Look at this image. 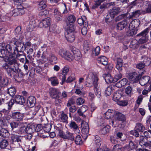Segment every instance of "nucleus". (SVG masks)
Instances as JSON below:
<instances>
[{"mask_svg":"<svg viewBox=\"0 0 151 151\" xmlns=\"http://www.w3.org/2000/svg\"><path fill=\"white\" fill-rule=\"evenodd\" d=\"M21 41L13 38L6 45L4 43H0V57L8 58V64L5 63L2 67L6 70L10 76L12 74L17 73L19 70V64L15 59V54L19 51H21L23 46L27 49L32 45L29 42L25 44H22Z\"/></svg>","mask_w":151,"mask_h":151,"instance_id":"obj_1","label":"nucleus"},{"mask_svg":"<svg viewBox=\"0 0 151 151\" xmlns=\"http://www.w3.org/2000/svg\"><path fill=\"white\" fill-rule=\"evenodd\" d=\"M98 80L97 75L91 72L86 78L85 85L88 87H91L93 86L95 94L98 98H99L101 96V92Z\"/></svg>","mask_w":151,"mask_h":151,"instance_id":"obj_2","label":"nucleus"},{"mask_svg":"<svg viewBox=\"0 0 151 151\" xmlns=\"http://www.w3.org/2000/svg\"><path fill=\"white\" fill-rule=\"evenodd\" d=\"M149 32L148 28L144 30L141 32L137 35V37H140L138 41L136 40H133L131 42V45L135 48H137L139 44H143L146 43L148 40V36L147 34Z\"/></svg>","mask_w":151,"mask_h":151,"instance_id":"obj_3","label":"nucleus"},{"mask_svg":"<svg viewBox=\"0 0 151 151\" xmlns=\"http://www.w3.org/2000/svg\"><path fill=\"white\" fill-rule=\"evenodd\" d=\"M65 29L66 32L65 33V37L67 40L70 42H73L75 38V26L72 24L67 23Z\"/></svg>","mask_w":151,"mask_h":151,"instance_id":"obj_4","label":"nucleus"},{"mask_svg":"<svg viewBox=\"0 0 151 151\" xmlns=\"http://www.w3.org/2000/svg\"><path fill=\"white\" fill-rule=\"evenodd\" d=\"M56 132L58 135L65 140H70L73 141L74 140V134L69 131L64 132L61 127L58 128L56 129Z\"/></svg>","mask_w":151,"mask_h":151,"instance_id":"obj_5","label":"nucleus"},{"mask_svg":"<svg viewBox=\"0 0 151 151\" xmlns=\"http://www.w3.org/2000/svg\"><path fill=\"white\" fill-rule=\"evenodd\" d=\"M44 62L48 61L51 63L55 64L57 63V58L54 54L51 52L48 53L47 51L43 52L41 57Z\"/></svg>","mask_w":151,"mask_h":151,"instance_id":"obj_6","label":"nucleus"},{"mask_svg":"<svg viewBox=\"0 0 151 151\" xmlns=\"http://www.w3.org/2000/svg\"><path fill=\"white\" fill-rule=\"evenodd\" d=\"M59 54L62 58L69 61L72 60L73 58L72 54L69 51L65 49H60L59 51Z\"/></svg>","mask_w":151,"mask_h":151,"instance_id":"obj_7","label":"nucleus"},{"mask_svg":"<svg viewBox=\"0 0 151 151\" xmlns=\"http://www.w3.org/2000/svg\"><path fill=\"white\" fill-rule=\"evenodd\" d=\"M23 137L15 134H12L11 135V142L17 144V146H20L23 139Z\"/></svg>","mask_w":151,"mask_h":151,"instance_id":"obj_8","label":"nucleus"},{"mask_svg":"<svg viewBox=\"0 0 151 151\" xmlns=\"http://www.w3.org/2000/svg\"><path fill=\"white\" fill-rule=\"evenodd\" d=\"M82 128L81 130L82 136L85 138H87L89 132V127L88 123L86 122L82 121L81 123Z\"/></svg>","mask_w":151,"mask_h":151,"instance_id":"obj_9","label":"nucleus"},{"mask_svg":"<svg viewBox=\"0 0 151 151\" xmlns=\"http://www.w3.org/2000/svg\"><path fill=\"white\" fill-rule=\"evenodd\" d=\"M51 24L50 18L47 17L42 20L39 23V27L40 28H47Z\"/></svg>","mask_w":151,"mask_h":151,"instance_id":"obj_10","label":"nucleus"},{"mask_svg":"<svg viewBox=\"0 0 151 151\" xmlns=\"http://www.w3.org/2000/svg\"><path fill=\"white\" fill-rule=\"evenodd\" d=\"M139 76L135 72H134L129 73L127 76L129 79L133 83L138 81L139 78Z\"/></svg>","mask_w":151,"mask_h":151,"instance_id":"obj_11","label":"nucleus"},{"mask_svg":"<svg viewBox=\"0 0 151 151\" xmlns=\"http://www.w3.org/2000/svg\"><path fill=\"white\" fill-rule=\"evenodd\" d=\"M137 147V143L132 141H130L128 146H125L123 147L124 151H129L135 149Z\"/></svg>","mask_w":151,"mask_h":151,"instance_id":"obj_12","label":"nucleus"},{"mask_svg":"<svg viewBox=\"0 0 151 151\" xmlns=\"http://www.w3.org/2000/svg\"><path fill=\"white\" fill-rule=\"evenodd\" d=\"M69 69L68 66H65L64 67L62 70V74H60L58 76L59 78L62 79V84L65 81V80L66 77L68 72Z\"/></svg>","mask_w":151,"mask_h":151,"instance_id":"obj_13","label":"nucleus"},{"mask_svg":"<svg viewBox=\"0 0 151 151\" xmlns=\"http://www.w3.org/2000/svg\"><path fill=\"white\" fill-rule=\"evenodd\" d=\"M140 141L139 144L140 145L143 147H147L150 148L151 147V145L147 142V140L146 138L143 136H141L140 137Z\"/></svg>","mask_w":151,"mask_h":151,"instance_id":"obj_14","label":"nucleus"},{"mask_svg":"<svg viewBox=\"0 0 151 151\" xmlns=\"http://www.w3.org/2000/svg\"><path fill=\"white\" fill-rule=\"evenodd\" d=\"M76 88L75 93L81 96H83L85 94L84 92H83L82 90L83 89V85L81 84H76L75 86Z\"/></svg>","mask_w":151,"mask_h":151,"instance_id":"obj_15","label":"nucleus"},{"mask_svg":"<svg viewBox=\"0 0 151 151\" xmlns=\"http://www.w3.org/2000/svg\"><path fill=\"white\" fill-rule=\"evenodd\" d=\"M12 116L13 119L17 121H21L22 120L24 115L19 112H16L13 113L12 114Z\"/></svg>","mask_w":151,"mask_h":151,"instance_id":"obj_16","label":"nucleus"},{"mask_svg":"<svg viewBox=\"0 0 151 151\" xmlns=\"http://www.w3.org/2000/svg\"><path fill=\"white\" fill-rule=\"evenodd\" d=\"M72 51L74 55V58L76 60H78L81 59V54L79 49L74 47H72Z\"/></svg>","mask_w":151,"mask_h":151,"instance_id":"obj_17","label":"nucleus"},{"mask_svg":"<svg viewBox=\"0 0 151 151\" xmlns=\"http://www.w3.org/2000/svg\"><path fill=\"white\" fill-rule=\"evenodd\" d=\"M35 126L33 124L29 125L26 127V133L29 135V139L32 137L31 134L35 131Z\"/></svg>","mask_w":151,"mask_h":151,"instance_id":"obj_18","label":"nucleus"},{"mask_svg":"<svg viewBox=\"0 0 151 151\" xmlns=\"http://www.w3.org/2000/svg\"><path fill=\"white\" fill-rule=\"evenodd\" d=\"M120 11V8L118 7H114L112 9H110L109 11V14L111 18L113 19Z\"/></svg>","mask_w":151,"mask_h":151,"instance_id":"obj_19","label":"nucleus"},{"mask_svg":"<svg viewBox=\"0 0 151 151\" xmlns=\"http://www.w3.org/2000/svg\"><path fill=\"white\" fill-rule=\"evenodd\" d=\"M25 11L22 6H20V8L14 9L12 11V16H16L18 15H22Z\"/></svg>","mask_w":151,"mask_h":151,"instance_id":"obj_20","label":"nucleus"},{"mask_svg":"<svg viewBox=\"0 0 151 151\" xmlns=\"http://www.w3.org/2000/svg\"><path fill=\"white\" fill-rule=\"evenodd\" d=\"M116 112L114 111L111 110L109 109L104 115V117L106 119H109L110 118H113L114 117Z\"/></svg>","mask_w":151,"mask_h":151,"instance_id":"obj_21","label":"nucleus"},{"mask_svg":"<svg viewBox=\"0 0 151 151\" xmlns=\"http://www.w3.org/2000/svg\"><path fill=\"white\" fill-rule=\"evenodd\" d=\"M60 91L58 89L52 88L50 89V96L53 99H56L59 97Z\"/></svg>","mask_w":151,"mask_h":151,"instance_id":"obj_22","label":"nucleus"},{"mask_svg":"<svg viewBox=\"0 0 151 151\" xmlns=\"http://www.w3.org/2000/svg\"><path fill=\"white\" fill-rule=\"evenodd\" d=\"M35 100V98L33 96L29 97L27 101V106L30 108L33 107L36 102Z\"/></svg>","mask_w":151,"mask_h":151,"instance_id":"obj_23","label":"nucleus"},{"mask_svg":"<svg viewBox=\"0 0 151 151\" xmlns=\"http://www.w3.org/2000/svg\"><path fill=\"white\" fill-rule=\"evenodd\" d=\"M123 63L122 59L120 58L117 57L116 59V68L119 71H121L122 70Z\"/></svg>","mask_w":151,"mask_h":151,"instance_id":"obj_24","label":"nucleus"},{"mask_svg":"<svg viewBox=\"0 0 151 151\" xmlns=\"http://www.w3.org/2000/svg\"><path fill=\"white\" fill-rule=\"evenodd\" d=\"M15 101L17 103L23 105L26 101L25 99L23 96L20 95H16L15 97Z\"/></svg>","mask_w":151,"mask_h":151,"instance_id":"obj_25","label":"nucleus"},{"mask_svg":"<svg viewBox=\"0 0 151 151\" xmlns=\"http://www.w3.org/2000/svg\"><path fill=\"white\" fill-rule=\"evenodd\" d=\"M114 118L119 121L122 122L124 121L125 120V116L121 113L118 112H116Z\"/></svg>","mask_w":151,"mask_h":151,"instance_id":"obj_26","label":"nucleus"},{"mask_svg":"<svg viewBox=\"0 0 151 151\" xmlns=\"http://www.w3.org/2000/svg\"><path fill=\"white\" fill-rule=\"evenodd\" d=\"M88 107L86 106L83 105L78 110L77 113L79 115L83 117H85V116L83 114V113L86 112L88 110Z\"/></svg>","mask_w":151,"mask_h":151,"instance_id":"obj_27","label":"nucleus"},{"mask_svg":"<svg viewBox=\"0 0 151 151\" xmlns=\"http://www.w3.org/2000/svg\"><path fill=\"white\" fill-rule=\"evenodd\" d=\"M92 50L91 54L93 56L98 55L100 52V48L99 46H97L95 48H93L92 46L90 47V49Z\"/></svg>","mask_w":151,"mask_h":151,"instance_id":"obj_28","label":"nucleus"},{"mask_svg":"<svg viewBox=\"0 0 151 151\" xmlns=\"http://www.w3.org/2000/svg\"><path fill=\"white\" fill-rule=\"evenodd\" d=\"M150 79V77L149 76H144L139 80V83L142 86H144L148 82Z\"/></svg>","mask_w":151,"mask_h":151,"instance_id":"obj_29","label":"nucleus"},{"mask_svg":"<svg viewBox=\"0 0 151 151\" xmlns=\"http://www.w3.org/2000/svg\"><path fill=\"white\" fill-rule=\"evenodd\" d=\"M98 62L104 65H106L108 63V59L104 56H101L97 59Z\"/></svg>","mask_w":151,"mask_h":151,"instance_id":"obj_30","label":"nucleus"},{"mask_svg":"<svg viewBox=\"0 0 151 151\" xmlns=\"http://www.w3.org/2000/svg\"><path fill=\"white\" fill-rule=\"evenodd\" d=\"M104 77L105 81L107 83L115 82L114 81V78H113L111 74L109 73L105 74Z\"/></svg>","mask_w":151,"mask_h":151,"instance_id":"obj_31","label":"nucleus"},{"mask_svg":"<svg viewBox=\"0 0 151 151\" xmlns=\"http://www.w3.org/2000/svg\"><path fill=\"white\" fill-rule=\"evenodd\" d=\"M127 22L126 21H123L119 22L117 25V28L119 30H122L126 26Z\"/></svg>","mask_w":151,"mask_h":151,"instance_id":"obj_32","label":"nucleus"},{"mask_svg":"<svg viewBox=\"0 0 151 151\" xmlns=\"http://www.w3.org/2000/svg\"><path fill=\"white\" fill-rule=\"evenodd\" d=\"M69 127L71 129H73L75 131H77V133H79V127L75 122L73 121H71L69 124Z\"/></svg>","mask_w":151,"mask_h":151,"instance_id":"obj_33","label":"nucleus"},{"mask_svg":"<svg viewBox=\"0 0 151 151\" xmlns=\"http://www.w3.org/2000/svg\"><path fill=\"white\" fill-rule=\"evenodd\" d=\"M48 81L51 82L52 85L53 86H57L59 84L58 79L55 76L49 78Z\"/></svg>","mask_w":151,"mask_h":151,"instance_id":"obj_34","label":"nucleus"},{"mask_svg":"<svg viewBox=\"0 0 151 151\" xmlns=\"http://www.w3.org/2000/svg\"><path fill=\"white\" fill-rule=\"evenodd\" d=\"M114 88L115 86L113 85H110L107 87L105 91V95L108 96L110 95Z\"/></svg>","mask_w":151,"mask_h":151,"instance_id":"obj_35","label":"nucleus"},{"mask_svg":"<svg viewBox=\"0 0 151 151\" xmlns=\"http://www.w3.org/2000/svg\"><path fill=\"white\" fill-rule=\"evenodd\" d=\"M137 29L136 28L130 29L126 32V35L128 36H133L137 34Z\"/></svg>","mask_w":151,"mask_h":151,"instance_id":"obj_36","label":"nucleus"},{"mask_svg":"<svg viewBox=\"0 0 151 151\" xmlns=\"http://www.w3.org/2000/svg\"><path fill=\"white\" fill-rule=\"evenodd\" d=\"M21 27L20 26L17 27L15 30V33L16 35H18V36L19 37V40L21 41L23 39L24 37L21 35L22 32L21 31Z\"/></svg>","mask_w":151,"mask_h":151,"instance_id":"obj_37","label":"nucleus"},{"mask_svg":"<svg viewBox=\"0 0 151 151\" xmlns=\"http://www.w3.org/2000/svg\"><path fill=\"white\" fill-rule=\"evenodd\" d=\"M100 130V133L103 134H105L109 132L110 128L109 125H105Z\"/></svg>","mask_w":151,"mask_h":151,"instance_id":"obj_38","label":"nucleus"},{"mask_svg":"<svg viewBox=\"0 0 151 151\" xmlns=\"http://www.w3.org/2000/svg\"><path fill=\"white\" fill-rule=\"evenodd\" d=\"M86 19V17H85L84 16L81 17L78 19V22L80 25L84 24V25L87 26V22Z\"/></svg>","mask_w":151,"mask_h":151,"instance_id":"obj_39","label":"nucleus"},{"mask_svg":"<svg viewBox=\"0 0 151 151\" xmlns=\"http://www.w3.org/2000/svg\"><path fill=\"white\" fill-rule=\"evenodd\" d=\"M47 6L46 1L45 0L41 1L39 2V4L38 10H41L44 9Z\"/></svg>","mask_w":151,"mask_h":151,"instance_id":"obj_40","label":"nucleus"},{"mask_svg":"<svg viewBox=\"0 0 151 151\" xmlns=\"http://www.w3.org/2000/svg\"><path fill=\"white\" fill-rule=\"evenodd\" d=\"M94 143L95 147H100L101 142L100 141V138L99 136L97 135L95 136Z\"/></svg>","mask_w":151,"mask_h":151,"instance_id":"obj_41","label":"nucleus"},{"mask_svg":"<svg viewBox=\"0 0 151 151\" xmlns=\"http://www.w3.org/2000/svg\"><path fill=\"white\" fill-rule=\"evenodd\" d=\"M9 135L8 131L4 128L0 129V136L3 137H7Z\"/></svg>","mask_w":151,"mask_h":151,"instance_id":"obj_42","label":"nucleus"},{"mask_svg":"<svg viewBox=\"0 0 151 151\" xmlns=\"http://www.w3.org/2000/svg\"><path fill=\"white\" fill-rule=\"evenodd\" d=\"M138 20L137 19H135L132 21L129 24V28L130 29H132L136 28V27H137L138 25V24L137 25V23H138Z\"/></svg>","mask_w":151,"mask_h":151,"instance_id":"obj_43","label":"nucleus"},{"mask_svg":"<svg viewBox=\"0 0 151 151\" xmlns=\"http://www.w3.org/2000/svg\"><path fill=\"white\" fill-rule=\"evenodd\" d=\"M135 128L138 132H142L145 129V127L141 123L137 124Z\"/></svg>","mask_w":151,"mask_h":151,"instance_id":"obj_44","label":"nucleus"},{"mask_svg":"<svg viewBox=\"0 0 151 151\" xmlns=\"http://www.w3.org/2000/svg\"><path fill=\"white\" fill-rule=\"evenodd\" d=\"M60 13L58 11L57 9H55L54 11V16L58 21H60L62 19V17Z\"/></svg>","mask_w":151,"mask_h":151,"instance_id":"obj_45","label":"nucleus"},{"mask_svg":"<svg viewBox=\"0 0 151 151\" xmlns=\"http://www.w3.org/2000/svg\"><path fill=\"white\" fill-rule=\"evenodd\" d=\"M121 96L122 95L120 93L118 92H115L114 94L113 100L115 101H117L119 100Z\"/></svg>","mask_w":151,"mask_h":151,"instance_id":"obj_46","label":"nucleus"},{"mask_svg":"<svg viewBox=\"0 0 151 151\" xmlns=\"http://www.w3.org/2000/svg\"><path fill=\"white\" fill-rule=\"evenodd\" d=\"M68 116L67 114L63 113L61 114L60 117L61 122L67 124L68 123Z\"/></svg>","mask_w":151,"mask_h":151,"instance_id":"obj_47","label":"nucleus"},{"mask_svg":"<svg viewBox=\"0 0 151 151\" xmlns=\"http://www.w3.org/2000/svg\"><path fill=\"white\" fill-rule=\"evenodd\" d=\"M37 47V46L36 45L32 44V46L27 49V53L29 54V55L32 54L34 50L36 49Z\"/></svg>","mask_w":151,"mask_h":151,"instance_id":"obj_48","label":"nucleus"},{"mask_svg":"<svg viewBox=\"0 0 151 151\" xmlns=\"http://www.w3.org/2000/svg\"><path fill=\"white\" fill-rule=\"evenodd\" d=\"M26 124H22L19 129V133L23 134L26 133Z\"/></svg>","mask_w":151,"mask_h":151,"instance_id":"obj_49","label":"nucleus"},{"mask_svg":"<svg viewBox=\"0 0 151 151\" xmlns=\"http://www.w3.org/2000/svg\"><path fill=\"white\" fill-rule=\"evenodd\" d=\"M8 93L11 96H13L16 93V89L13 87H11L8 89Z\"/></svg>","mask_w":151,"mask_h":151,"instance_id":"obj_50","label":"nucleus"},{"mask_svg":"<svg viewBox=\"0 0 151 151\" xmlns=\"http://www.w3.org/2000/svg\"><path fill=\"white\" fill-rule=\"evenodd\" d=\"M144 64H143V63L141 62V63H139L137 64V66H136L137 68L138 69H141L144 68V67L145 66V64H146V65H149L150 63V61H149V60H148L147 62V64L146 62L145 63V61H144Z\"/></svg>","mask_w":151,"mask_h":151,"instance_id":"obj_51","label":"nucleus"},{"mask_svg":"<svg viewBox=\"0 0 151 151\" xmlns=\"http://www.w3.org/2000/svg\"><path fill=\"white\" fill-rule=\"evenodd\" d=\"M8 143L7 140H3L0 143V147L1 148H5L8 145Z\"/></svg>","mask_w":151,"mask_h":151,"instance_id":"obj_52","label":"nucleus"},{"mask_svg":"<svg viewBox=\"0 0 151 151\" xmlns=\"http://www.w3.org/2000/svg\"><path fill=\"white\" fill-rule=\"evenodd\" d=\"M93 151H110V150L107 147L102 148L100 147H95Z\"/></svg>","mask_w":151,"mask_h":151,"instance_id":"obj_53","label":"nucleus"},{"mask_svg":"<svg viewBox=\"0 0 151 151\" xmlns=\"http://www.w3.org/2000/svg\"><path fill=\"white\" fill-rule=\"evenodd\" d=\"M75 141L76 144L78 145L82 143L81 138L79 135H78L76 136L75 139Z\"/></svg>","mask_w":151,"mask_h":151,"instance_id":"obj_54","label":"nucleus"},{"mask_svg":"<svg viewBox=\"0 0 151 151\" xmlns=\"http://www.w3.org/2000/svg\"><path fill=\"white\" fill-rule=\"evenodd\" d=\"M68 20L70 23H73L75 22L76 20L75 16L73 15H70L67 18Z\"/></svg>","mask_w":151,"mask_h":151,"instance_id":"obj_55","label":"nucleus"},{"mask_svg":"<svg viewBox=\"0 0 151 151\" xmlns=\"http://www.w3.org/2000/svg\"><path fill=\"white\" fill-rule=\"evenodd\" d=\"M8 80L6 78H3L2 75L0 73V83L7 85Z\"/></svg>","mask_w":151,"mask_h":151,"instance_id":"obj_56","label":"nucleus"},{"mask_svg":"<svg viewBox=\"0 0 151 151\" xmlns=\"http://www.w3.org/2000/svg\"><path fill=\"white\" fill-rule=\"evenodd\" d=\"M75 79V76L74 74H71L70 76H69L66 82L67 83H70Z\"/></svg>","mask_w":151,"mask_h":151,"instance_id":"obj_57","label":"nucleus"},{"mask_svg":"<svg viewBox=\"0 0 151 151\" xmlns=\"http://www.w3.org/2000/svg\"><path fill=\"white\" fill-rule=\"evenodd\" d=\"M121 71H119V73L115 74L114 76V82H116L118 80L121 78L122 77V75L121 73Z\"/></svg>","mask_w":151,"mask_h":151,"instance_id":"obj_58","label":"nucleus"},{"mask_svg":"<svg viewBox=\"0 0 151 151\" xmlns=\"http://www.w3.org/2000/svg\"><path fill=\"white\" fill-rule=\"evenodd\" d=\"M97 124L98 126L104 127L105 125L104 119L102 118L99 119L97 121Z\"/></svg>","mask_w":151,"mask_h":151,"instance_id":"obj_59","label":"nucleus"},{"mask_svg":"<svg viewBox=\"0 0 151 151\" xmlns=\"http://www.w3.org/2000/svg\"><path fill=\"white\" fill-rule=\"evenodd\" d=\"M121 149H122V150H124L123 148H122L121 146L118 145H116L114 146L113 148V151H120L121 150Z\"/></svg>","mask_w":151,"mask_h":151,"instance_id":"obj_60","label":"nucleus"},{"mask_svg":"<svg viewBox=\"0 0 151 151\" xmlns=\"http://www.w3.org/2000/svg\"><path fill=\"white\" fill-rule=\"evenodd\" d=\"M85 101L82 98H78L76 100V103L77 105H80L83 104Z\"/></svg>","mask_w":151,"mask_h":151,"instance_id":"obj_61","label":"nucleus"},{"mask_svg":"<svg viewBox=\"0 0 151 151\" xmlns=\"http://www.w3.org/2000/svg\"><path fill=\"white\" fill-rule=\"evenodd\" d=\"M58 27L56 25L52 26L50 28V32L57 33L58 32Z\"/></svg>","mask_w":151,"mask_h":151,"instance_id":"obj_62","label":"nucleus"},{"mask_svg":"<svg viewBox=\"0 0 151 151\" xmlns=\"http://www.w3.org/2000/svg\"><path fill=\"white\" fill-rule=\"evenodd\" d=\"M117 103L119 105L122 106H126L127 104V102L125 100L120 101L119 100L117 101Z\"/></svg>","mask_w":151,"mask_h":151,"instance_id":"obj_63","label":"nucleus"},{"mask_svg":"<svg viewBox=\"0 0 151 151\" xmlns=\"http://www.w3.org/2000/svg\"><path fill=\"white\" fill-rule=\"evenodd\" d=\"M144 134L145 137L149 138L151 137V130H149L148 131H145L144 133Z\"/></svg>","mask_w":151,"mask_h":151,"instance_id":"obj_64","label":"nucleus"}]
</instances>
